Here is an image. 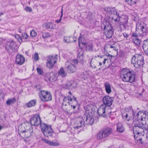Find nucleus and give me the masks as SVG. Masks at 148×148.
<instances>
[{"label":"nucleus","mask_w":148,"mask_h":148,"mask_svg":"<svg viewBox=\"0 0 148 148\" xmlns=\"http://www.w3.org/2000/svg\"><path fill=\"white\" fill-rule=\"evenodd\" d=\"M92 105H87L84 107L85 113L83 120L84 121L85 125H93L94 119L92 117V115L95 112L94 109L92 108Z\"/></svg>","instance_id":"nucleus-1"},{"label":"nucleus","mask_w":148,"mask_h":148,"mask_svg":"<svg viewBox=\"0 0 148 148\" xmlns=\"http://www.w3.org/2000/svg\"><path fill=\"white\" fill-rule=\"evenodd\" d=\"M148 31L146 25L143 22H138L136 25L135 31L132 34V37L138 36L143 37L145 36Z\"/></svg>","instance_id":"nucleus-2"},{"label":"nucleus","mask_w":148,"mask_h":148,"mask_svg":"<svg viewBox=\"0 0 148 148\" xmlns=\"http://www.w3.org/2000/svg\"><path fill=\"white\" fill-rule=\"evenodd\" d=\"M121 72V77L122 78L123 81L132 83L135 81L136 75L133 73L134 72L124 69Z\"/></svg>","instance_id":"nucleus-3"},{"label":"nucleus","mask_w":148,"mask_h":148,"mask_svg":"<svg viewBox=\"0 0 148 148\" xmlns=\"http://www.w3.org/2000/svg\"><path fill=\"white\" fill-rule=\"evenodd\" d=\"M40 127L44 136L48 138H52L53 137L54 132L51 125H49L45 123L40 124Z\"/></svg>","instance_id":"nucleus-4"},{"label":"nucleus","mask_w":148,"mask_h":148,"mask_svg":"<svg viewBox=\"0 0 148 148\" xmlns=\"http://www.w3.org/2000/svg\"><path fill=\"white\" fill-rule=\"evenodd\" d=\"M78 62V60L74 59L71 61H67L65 64V69L68 73H71L75 72L76 69L77 65Z\"/></svg>","instance_id":"nucleus-5"},{"label":"nucleus","mask_w":148,"mask_h":148,"mask_svg":"<svg viewBox=\"0 0 148 148\" xmlns=\"http://www.w3.org/2000/svg\"><path fill=\"white\" fill-rule=\"evenodd\" d=\"M6 50L9 55H12L15 53L17 51V46L16 42L12 40L7 42L5 46Z\"/></svg>","instance_id":"nucleus-6"},{"label":"nucleus","mask_w":148,"mask_h":148,"mask_svg":"<svg viewBox=\"0 0 148 148\" xmlns=\"http://www.w3.org/2000/svg\"><path fill=\"white\" fill-rule=\"evenodd\" d=\"M39 94L41 100L43 102L48 101L52 99V95L49 91L42 90L40 91Z\"/></svg>","instance_id":"nucleus-7"},{"label":"nucleus","mask_w":148,"mask_h":148,"mask_svg":"<svg viewBox=\"0 0 148 148\" xmlns=\"http://www.w3.org/2000/svg\"><path fill=\"white\" fill-rule=\"evenodd\" d=\"M58 56L57 54H56L47 57L46 62V66L49 69H52L53 67L57 62V58Z\"/></svg>","instance_id":"nucleus-8"},{"label":"nucleus","mask_w":148,"mask_h":148,"mask_svg":"<svg viewBox=\"0 0 148 148\" xmlns=\"http://www.w3.org/2000/svg\"><path fill=\"white\" fill-rule=\"evenodd\" d=\"M144 124L142 122H138L134 123L133 127V132L135 133L139 132L142 134L144 132L145 130H146Z\"/></svg>","instance_id":"nucleus-9"},{"label":"nucleus","mask_w":148,"mask_h":148,"mask_svg":"<svg viewBox=\"0 0 148 148\" xmlns=\"http://www.w3.org/2000/svg\"><path fill=\"white\" fill-rule=\"evenodd\" d=\"M104 33L108 38H110L112 36L113 30L111 25L108 22H106V24L104 27Z\"/></svg>","instance_id":"nucleus-10"},{"label":"nucleus","mask_w":148,"mask_h":148,"mask_svg":"<svg viewBox=\"0 0 148 148\" xmlns=\"http://www.w3.org/2000/svg\"><path fill=\"white\" fill-rule=\"evenodd\" d=\"M112 132L111 128L107 127L101 131L97 135V137L98 139H101L107 136Z\"/></svg>","instance_id":"nucleus-11"},{"label":"nucleus","mask_w":148,"mask_h":148,"mask_svg":"<svg viewBox=\"0 0 148 148\" xmlns=\"http://www.w3.org/2000/svg\"><path fill=\"white\" fill-rule=\"evenodd\" d=\"M30 122L32 125L35 126H37L42 124L41 123L39 115L37 114H36L32 116L31 118Z\"/></svg>","instance_id":"nucleus-12"},{"label":"nucleus","mask_w":148,"mask_h":148,"mask_svg":"<svg viewBox=\"0 0 148 148\" xmlns=\"http://www.w3.org/2000/svg\"><path fill=\"white\" fill-rule=\"evenodd\" d=\"M133 112V110L132 106H131L129 108L125 109L124 110L123 113L122 114V117H125L126 119H127L128 117L129 119L131 118Z\"/></svg>","instance_id":"nucleus-13"},{"label":"nucleus","mask_w":148,"mask_h":148,"mask_svg":"<svg viewBox=\"0 0 148 148\" xmlns=\"http://www.w3.org/2000/svg\"><path fill=\"white\" fill-rule=\"evenodd\" d=\"M85 125L84 121L83 120L82 118H78L75 121L74 128L77 130L84 126Z\"/></svg>","instance_id":"nucleus-14"},{"label":"nucleus","mask_w":148,"mask_h":148,"mask_svg":"<svg viewBox=\"0 0 148 148\" xmlns=\"http://www.w3.org/2000/svg\"><path fill=\"white\" fill-rule=\"evenodd\" d=\"M102 100L103 104L108 106H110L112 104L113 101V98L110 97L109 96H104L102 98Z\"/></svg>","instance_id":"nucleus-15"},{"label":"nucleus","mask_w":148,"mask_h":148,"mask_svg":"<svg viewBox=\"0 0 148 148\" xmlns=\"http://www.w3.org/2000/svg\"><path fill=\"white\" fill-rule=\"evenodd\" d=\"M131 63L137 69L141 68L144 64V61L139 60H135V58L134 57L132 58L131 60Z\"/></svg>","instance_id":"nucleus-16"},{"label":"nucleus","mask_w":148,"mask_h":148,"mask_svg":"<svg viewBox=\"0 0 148 148\" xmlns=\"http://www.w3.org/2000/svg\"><path fill=\"white\" fill-rule=\"evenodd\" d=\"M25 62V58L21 55H17L16 58V63L18 65L23 64Z\"/></svg>","instance_id":"nucleus-17"},{"label":"nucleus","mask_w":148,"mask_h":148,"mask_svg":"<svg viewBox=\"0 0 148 148\" xmlns=\"http://www.w3.org/2000/svg\"><path fill=\"white\" fill-rule=\"evenodd\" d=\"M76 87V83L71 80L67 82L64 87L66 89L73 90Z\"/></svg>","instance_id":"nucleus-18"},{"label":"nucleus","mask_w":148,"mask_h":148,"mask_svg":"<svg viewBox=\"0 0 148 148\" xmlns=\"http://www.w3.org/2000/svg\"><path fill=\"white\" fill-rule=\"evenodd\" d=\"M106 106H104L103 105H101L100 107L98 109L97 112L100 116L105 117H106Z\"/></svg>","instance_id":"nucleus-19"},{"label":"nucleus","mask_w":148,"mask_h":148,"mask_svg":"<svg viewBox=\"0 0 148 148\" xmlns=\"http://www.w3.org/2000/svg\"><path fill=\"white\" fill-rule=\"evenodd\" d=\"M69 99L67 97H65L63 99V102L62 104V107L64 108V110H65L66 112L68 114H69V111L70 110H68V109L66 108L65 107L66 106H67L68 107L69 104Z\"/></svg>","instance_id":"nucleus-20"},{"label":"nucleus","mask_w":148,"mask_h":148,"mask_svg":"<svg viewBox=\"0 0 148 148\" xmlns=\"http://www.w3.org/2000/svg\"><path fill=\"white\" fill-rule=\"evenodd\" d=\"M56 75L57 74L53 71L51 73L48 72L46 75L49 80L52 82L55 81L57 79Z\"/></svg>","instance_id":"nucleus-21"},{"label":"nucleus","mask_w":148,"mask_h":148,"mask_svg":"<svg viewBox=\"0 0 148 148\" xmlns=\"http://www.w3.org/2000/svg\"><path fill=\"white\" fill-rule=\"evenodd\" d=\"M41 140L44 142L45 143L51 146H57L60 145L59 143L58 142H53L45 138H42L41 139Z\"/></svg>","instance_id":"nucleus-22"},{"label":"nucleus","mask_w":148,"mask_h":148,"mask_svg":"<svg viewBox=\"0 0 148 148\" xmlns=\"http://www.w3.org/2000/svg\"><path fill=\"white\" fill-rule=\"evenodd\" d=\"M110 17L116 22L119 21L121 19L119 13L117 12V10H116V12L110 15Z\"/></svg>","instance_id":"nucleus-23"},{"label":"nucleus","mask_w":148,"mask_h":148,"mask_svg":"<svg viewBox=\"0 0 148 148\" xmlns=\"http://www.w3.org/2000/svg\"><path fill=\"white\" fill-rule=\"evenodd\" d=\"M68 107L70 108V105L75 103L77 104L78 101L76 98L74 96L69 97Z\"/></svg>","instance_id":"nucleus-24"},{"label":"nucleus","mask_w":148,"mask_h":148,"mask_svg":"<svg viewBox=\"0 0 148 148\" xmlns=\"http://www.w3.org/2000/svg\"><path fill=\"white\" fill-rule=\"evenodd\" d=\"M21 131L23 133H25V137L27 138L31 137L33 135V129L32 128L29 129V130H27V131L25 130H22Z\"/></svg>","instance_id":"nucleus-25"},{"label":"nucleus","mask_w":148,"mask_h":148,"mask_svg":"<svg viewBox=\"0 0 148 148\" xmlns=\"http://www.w3.org/2000/svg\"><path fill=\"white\" fill-rule=\"evenodd\" d=\"M143 48L145 53L148 55V38L144 41Z\"/></svg>","instance_id":"nucleus-26"},{"label":"nucleus","mask_w":148,"mask_h":148,"mask_svg":"<svg viewBox=\"0 0 148 148\" xmlns=\"http://www.w3.org/2000/svg\"><path fill=\"white\" fill-rule=\"evenodd\" d=\"M105 11L107 12L110 15L116 12V10L114 8H112L110 7H106L104 8Z\"/></svg>","instance_id":"nucleus-27"},{"label":"nucleus","mask_w":148,"mask_h":148,"mask_svg":"<svg viewBox=\"0 0 148 148\" xmlns=\"http://www.w3.org/2000/svg\"><path fill=\"white\" fill-rule=\"evenodd\" d=\"M98 64L99 62L97 60L92 59L90 63V66L92 68L95 69L99 66Z\"/></svg>","instance_id":"nucleus-28"},{"label":"nucleus","mask_w":148,"mask_h":148,"mask_svg":"<svg viewBox=\"0 0 148 148\" xmlns=\"http://www.w3.org/2000/svg\"><path fill=\"white\" fill-rule=\"evenodd\" d=\"M36 99H33L30 101L29 102L26 103L25 105L28 108L34 106L36 103Z\"/></svg>","instance_id":"nucleus-29"},{"label":"nucleus","mask_w":148,"mask_h":148,"mask_svg":"<svg viewBox=\"0 0 148 148\" xmlns=\"http://www.w3.org/2000/svg\"><path fill=\"white\" fill-rule=\"evenodd\" d=\"M59 76H61L62 77H64L66 76L67 73L62 67L58 71Z\"/></svg>","instance_id":"nucleus-30"},{"label":"nucleus","mask_w":148,"mask_h":148,"mask_svg":"<svg viewBox=\"0 0 148 148\" xmlns=\"http://www.w3.org/2000/svg\"><path fill=\"white\" fill-rule=\"evenodd\" d=\"M120 22L122 24H123L124 25H125L127 26L128 23V18L126 16H123L122 17H121V19L120 20Z\"/></svg>","instance_id":"nucleus-31"},{"label":"nucleus","mask_w":148,"mask_h":148,"mask_svg":"<svg viewBox=\"0 0 148 148\" xmlns=\"http://www.w3.org/2000/svg\"><path fill=\"white\" fill-rule=\"evenodd\" d=\"M117 131L120 133H122L124 131V129L121 123H118L117 124Z\"/></svg>","instance_id":"nucleus-32"},{"label":"nucleus","mask_w":148,"mask_h":148,"mask_svg":"<svg viewBox=\"0 0 148 148\" xmlns=\"http://www.w3.org/2000/svg\"><path fill=\"white\" fill-rule=\"evenodd\" d=\"M82 37L81 36L79 37L78 38L79 46L82 49L83 47H85L86 45V43L82 42Z\"/></svg>","instance_id":"nucleus-33"},{"label":"nucleus","mask_w":148,"mask_h":148,"mask_svg":"<svg viewBox=\"0 0 148 148\" xmlns=\"http://www.w3.org/2000/svg\"><path fill=\"white\" fill-rule=\"evenodd\" d=\"M135 58V60H139V61H144L143 56L141 54H136L135 55L133 56L132 58Z\"/></svg>","instance_id":"nucleus-34"},{"label":"nucleus","mask_w":148,"mask_h":148,"mask_svg":"<svg viewBox=\"0 0 148 148\" xmlns=\"http://www.w3.org/2000/svg\"><path fill=\"white\" fill-rule=\"evenodd\" d=\"M121 23L120 22V24L117 27V29L119 31L122 32L125 29L127 26Z\"/></svg>","instance_id":"nucleus-35"},{"label":"nucleus","mask_w":148,"mask_h":148,"mask_svg":"<svg viewBox=\"0 0 148 148\" xmlns=\"http://www.w3.org/2000/svg\"><path fill=\"white\" fill-rule=\"evenodd\" d=\"M43 26L46 29H53V24L51 23H45L43 25Z\"/></svg>","instance_id":"nucleus-36"},{"label":"nucleus","mask_w":148,"mask_h":148,"mask_svg":"<svg viewBox=\"0 0 148 148\" xmlns=\"http://www.w3.org/2000/svg\"><path fill=\"white\" fill-rule=\"evenodd\" d=\"M84 55L83 52L82 51H80L77 54V60H79L80 61H83L84 60Z\"/></svg>","instance_id":"nucleus-37"},{"label":"nucleus","mask_w":148,"mask_h":148,"mask_svg":"<svg viewBox=\"0 0 148 148\" xmlns=\"http://www.w3.org/2000/svg\"><path fill=\"white\" fill-rule=\"evenodd\" d=\"M132 42L134 43L135 45L139 46L141 44V41L138 38H135L133 39Z\"/></svg>","instance_id":"nucleus-38"},{"label":"nucleus","mask_w":148,"mask_h":148,"mask_svg":"<svg viewBox=\"0 0 148 148\" xmlns=\"http://www.w3.org/2000/svg\"><path fill=\"white\" fill-rule=\"evenodd\" d=\"M86 46V50L87 51H93L92 48V45L91 43H89L86 44L85 45Z\"/></svg>","instance_id":"nucleus-39"},{"label":"nucleus","mask_w":148,"mask_h":148,"mask_svg":"<svg viewBox=\"0 0 148 148\" xmlns=\"http://www.w3.org/2000/svg\"><path fill=\"white\" fill-rule=\"evenodd\" d=\"M105 86L106 92L108 94H109L111 91L110 85L109 84L106 83Z\"/></svg>","instance_id":"nucleus-40"},{"label":"nucleus","mask_w":148,"mask_h":148,"mask_svg":"<svg viewBox=\"0 0 148 148\" xmlns=\"http://www.w3.org/2000/svg\"><path fill=\"white\" fill-rule=\"evenodd\" d=\"M16 101V99L15 97H13L12 99H9L6 101V103L8 105H10L11 104H13L15 103Z\"/></svg>","instance_id":"nucleus-41"},{"label":"nucleus","mask_w":148,"mask_h":148,"mask_svg":"<svg viewBox=\"0 0 148 148\" xmlns=\"http://www.w3.org/2000/svg\"><path fill=\"white\" fill-rule=\"evenodd\" d=\"M113 57V56L110 55V54H108V55L107 56V57H108V58H105L103 59L104 60L103 62V64H105L106 61L108 60H111L112 57Z\"/></svg>","instance_id":"nucleus-42"},{"label":"nucleus","mask_w":148,"mask_h":148,"mask_svg":"<svg viewBox=\"0 0 148 148\" xmlns=\"http://www.w3.org/2000/svg\"><path fill=\"white\" fill-rule=\"evenodd\" d=\"M142 114V111H139L138 113L136 112V115L135 117V120L136 121L140 120V116Z\"/></svg>","instance_id":"nucleus-43"},{"label":"nucleus","mask_w":148,"mask_h":148,"mask_svg":"<svg viewBox=\"0 0 148 148\" xmlns=\"http://www.w3.org/2000/svg\"><path fill=\"white\" fill-rule=\"evenodd\" d=\"M72 38L71 37H67L64 38V40L66 42L71 43L73 41L72 40Z\"/></svg>","instance_id":"nucleus-44"},{"label":"nucleus","mask_w":148,"mask_h":148,"mask_svg":"<svg viewBox=\"0 0 148 148\" xmlns=\"http://www.w3.org/2000/svg\"><path fill=\"white\" fill-rule=\"evenodd\" d=\"M134 134V136L135 139V140L136 141L138 138H140V135H141L142 134L139 133V132L137 133H135L134 132H133Z\"/></svg>","instance_id":"nucleus-45"},{"label":"nucleus","mask_w":148,"mask_h":148,"mask_svg":"<svg viewBox=\"0 0 148 148\" xmlns=\"http://www.w3.org/2000/svg\"><path fill=\"white\" fill-rule=\"evenodd\" d=\"M36 70L38 74L39 75H41L44 73L43 71L41 68H37Z\"/></svg>","instance_id":"nucleus-46"},{"label":"nucleus","mask_w":148,"mask_h":148,"mask_svg":"<svg viewBox=\"0 0 148 148\" xmlns=\"http://www.w3.org/2000/svg\"><path fill=\"white\" fill-rule=\"evenodd\" d=\"M42 36L43 38L45 39L46 38L50 36V35L49 33L46 32H44L42 33Z\"/></svg>","instance_id":"nucleus-47"},{"label":"nucleus","mask_w":148,"mask_h":148,"mask_svg":"<svg viewBox=\"0 0 148 148\" xmlns=\"http://www.w3.org/2000/svg\"><path fill=\"white\" fill-rule=\"evenodd\" d=\"M146 117V116L143 113V112L142 111V114H141L140 116V120H141V121H145Z\"/></svg>","instance_id":"nucleus-48"},{"label":"nucleus","mask_w":148,"mask_h":148,"mask_svg":"<svg viewBox=\"0 0 148 148\" xmlns=\"http://www.w3.org/2000/svg\"><path fill=\"white\" fill-rule=\"evenodd\" d=\"M37 35V33L36 31L34 30H32L30 32V35L33 37H35Z\"/></svg>","instance_id":"nucleus-49"},{"label":"nucleus","mask_w":148,"mask_h":148,"mask_svg":"<svg viewBox=\"0 0 148 148\" xmlns=\"http://www.w3.org/2000/svg\"><path fill=\"white\" fill-rule=\"evenodd\" d=\"M33 58L35 61H38L39 59L38 54L37 53H35Z\"/></svg>","instance_id":"nucleus-50"},{"label":"nucleus","mask_w":148,"mask_h":148,"mask_svg":"<svg viewBox=\"0 0 148 148\" xmlns=\"http://www.w3.org/2000/svg\"><path fill=\"white\" fill-rule=\"evenodd\" d=\"M87 17L89 20H92L93 18L92 14L91 12H88L87 15Z\"/></svg>","instance_id":"nucleus-51"},{"label":"nucleus","mask_w":148,"mask_h":148,"mask_svg":"<svg viewBox=\"0 0 148 148\" xmlns=\"http://www.w3.org/2000/svg\"><path fill=\"white\" fill-rule=\"evenodd\" d=\"M61 15L60 16V18L59 20L56 21V22L58 23H59L60 22V21L61 20L62 17V16H63V9H62V10L61 11Z\"/></svg>","instance_id":"nucleus-52"},{"label":"nucleus","mask_w":148,"mask_h":148,"mask_svg":"<svg viewBox=\"0 0 148 148\" xmlns=\"http://www.w3.org/2000/svg\"><path fill=\"white\" fill-rule=\"evenodd\" d=\"M138 0H130L129 2V4L130 5H134L135 4Z\"/></svg>","instance_id":"nucleus-53"},{"label":"nucleus","mask_w":148,"mask_h":148,"mask_svg":"<svg viewBox=\"0 0 148 148\" xmlns=\"http://www.w3.org/2000/svg\"><path fill=\"white\" fill-rule=\"evenodd\" d=\"M136 111H134L133 110V112H132V117L131 118H133L134 120H135V117L136 115Z\"/></svg>","instance_id":"nucleus-54"},{"label":"nucleus","mask_w":148,"mask_h":148,"mask_svg":"<svg viewBox=\"0 0 148 148\" xmlns=\"http://www.w3.org/2000/svg\"><path fill=\"white\" fill-rule=\"evenodd\" d=\"M25 10L27 12H31L32 10L31 8L30 7L28 6L25 7Z\"/></svg>","instance_id":"nucleus-55"},{"label":"nucleus","mask_w":148,"mask_h":148,"mask_svg":"<svg viewBox=\"0 0 148 148\" xmlns=\"http://www.w3.org/2000/svg\"><path fill=\"white\" fill-rule=\"evenodd\" d=\"M16 37H17L18 38V40L20 42H21L22 41V40L21 38L19 35H17L16 36Z\"/></svg>","instance_id":"nucleus-56"},{"label":"nucleus","mask_w":148,"mask_h":148,"mask_svg":"<svg viewBox=\"0 0 148 148\" xmlns=\"http://www.w3.org/2000/svg\"><path fill=\"white\" fill-rule=\"evenodd\" d=\"M140 89L142 91V92H138V94L140 96H143V93L145 90L143 88H140Z\"/></svg>","instance_id":"nucleus-57"},{"label":"nucleus","mask_w":148,"mask_h":148,"mask_svg":"<svg viewBox=\"0 0 148 148\" xmlns=\"http://www.w3.org/2000/svg\"><path fill=\"white\" fill-rule=\"evenodd\" d=\"M35 87L36 89L37 90H40L41 89V87L40 85H37L35 86Z\"/></svg>","instance_id":"nucleus-58"},{"label":"nucleus","mask_w":148,"mask_h":148,"mask_svg":"<svg viewBox=\"0 0 148 148\" xmlns=\"http://www.w3.org/2000/svg\"><path fill=\"white\" fill-rule=\"evenodd\" d=\"M77 104L75 103L70 105V108H72L73 107V109H75L76 108Z\"/></svg>","instance_id":"nucleus-59"},{"label":"nucleus","mask_w":148,"mask_h":148,"mask_svg":"<svg viewBox=\"0 0 148 148\" xmlns=\"http://www.w3.org/2000/svg\"><path fill=\"white\" fill-rule=\"evenodd\" d=\"M23 37L25 39H27L28 37V36L26 34H24L22 35Z\"/></svg>","instance_id":"nucleus-60"},{"label":"nucleus","mask_w":148,"mask_h":148,"mask_svg":"<svg viewBox=\"0 0 148 148\" xmlns=\"http://www.w3.org/2000/svg\"><path fill=\"white\" fill-rule=\"evenodd\" d=\"M123 36L126 38L128 37L129 36V34L126 33H123Z\"/></svg>","instance_id":"nucleus-61"},{"label":"nucleus","mask_w":148,"mask_h":148,"mask_svg":"<svg viewBox=\"0 0 148 148\" xmlns=\"http://www.w3.org/2000/svg\"><path fill=\"white\" fill-rule=\"evenodd\" d=\"M5 41V40L2 38H0V45H2Z\"/></svg>","instance_id":"nucleus-62"},{"label":"nucleus","mask_w":148,"mask_h":148,"mask_svg":"<svg viewBox=\"0 0 148 148\" xmlns=\"http://www.w3.org/2000/svg\"><path fill=\"white\" fill-rule=\"evenodd\" d=\"M142 138H139L138 139L136 140V141L138 142V141H139L141 143H143L142 142Z\"/></svg>","instance_id":"nucleus-63"},{"label":"nucleus","mask_w":148,"mask_h":148,"mask_svg":"<svg viewBox=\"0 0 148 148\" xmlns=\"http://www.w3.org/2000/svg\"><path fill=\"white\" fill-rule=\"evenodd\" d=\"M68 93L70 94L67 97L68 98H69V97H71V96H74L73 95V93H72L70 91H69L68 92Z\"/></svg>","instance_id":"nucleus-64"}]
</instances>
